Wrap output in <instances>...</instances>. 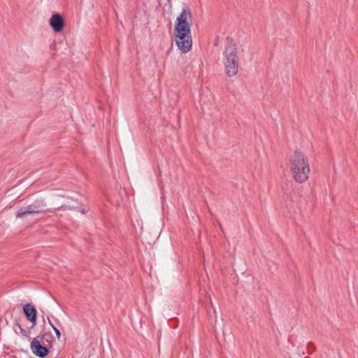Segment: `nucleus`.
<instances>
[{
	"label": "nucleus",
	"instance_id": "f03ea898",
	"mask_svg": "<svg viewBox=\"0 0 358 358\" xmlns=\"http://www.w3.org/2000/svg\"><path fill=\"white\" fill-rule=\"evenodd\" d=\"M288 167L295 182L303 183L308 180L310 173L308 159L301 150H295L291 155Z\"/></svg>",
	"mask_w": 358,
	"mask_h": 358
},
{
	"label": "nucleus",
	"instance_id": "9d476101",
	"mask_svg": "<svg viewBox=\"0 0 358 358\" xmlns=\"http://www.w3.org/2000/svg\"><path fill=\"white\" fill-rule=\"evenodd\" d=\"M49 323L53 328V329L57 335V338H59L61 336V333H60L59 330L57 328H56L55 326H53V324H52V322L50 320H49Z\"/></svg>",
	"mask_w": 358,
	"mask_h": 358
},
{
	"label": "nucleus",
	"instance_id": "39448f33",
	"mask_svg": "<svg viewBox=\"0 0 358 358\" xmlns=\"http://www.w3.org/2000/svg\"><path fill=\"white\" fill-rule=\"evenodd\" d=\"M30 348L32 352L39 357H44L49 354L48 347L43 345L37 338L33 339L30 344Z\"/></svg>",
	"mask_w": 358,
	"mask_h": 358
},
{
	"label": "nucleus",
	"instance_id": "423d86ee",
	"mask_svg": "<svg viewBox=\"0 0 358 358\" xmlns=\"http://www.w3.org/2000/svg\"><path fill=\"white\" fill-rule=\"evenodd\" d=\"M50 24L55 32H60L64 27V20L58 13H55L50 19Z\"/></svg>",
	"mask_w": 358,
	"mask_h": 358
},
{
	"label": "nucleus",
	"instance_id": "20e7f679",
	"mask_svg": "<svg viewBox=\"0 0 358 358\" xmlns=\"http://www.w3.org/2000/svg\"><path fill=\"white\" fill-rule=\"evenodd\" d=\"M46 204L43 199L35 200L31 204L27 207L20 208L16 213L17 217H22L27 214H38L48 212H52L50 209H45Z\"/></svg>",
	"mask_w": 358,
	"mask_h": 358
},
{
	"label": "nucleus",
	"instance_id": "1a4fd4ad",
	"mask_svg": "<svg viewBox=\"0 0 358 358\" xmlns=\"http://www.w3.org/2000/svg\"><path fill=\"white\" fill-rule=\"evenodd\" d=\"M17 327H18V328H19V329H20V334L22 336L26 337V338H29V334H30V332H29V331H28L27 330H26V329H23V328L21 327V325H20V324H17Z\"/></svg>",
	"mask_w": 358,
	"mask_h": 358
},
{
	"label": "nucleus",
	"instance_id": "7ed1b4c3",
	"mask_svg": "<svg viewBox=\"0 0 358 358\" xmlns=\"http://www.w3.org/2000/svg\"><path fill=\"white\" fill-rule=\"evenodd\" d=\"M223 64L226 74L229 77H233L238 73L239 66V57L237 55L236 43L230 40L227 43L223 52Z\"/></svg>",
	"mask_w": 358,
	"mask_h": 358
},
{
	"label": "nucleus",
	"instance_id": "0eeeda50",
	"mask_svg": "<svg viewBox=\"0 0 358 358\" xmlns=\"http://www.w3.org/2000/svg\"><path fill=\"white\" fill-rule=\"evenodd\" d=\"M23 310L27 319L32 323L35 324L36 322L37 311L34 306L31 303H27L24 306Z\"/></svg>",
	"mask_w": 358,
	"mask_h": 358
},
{
	"label": "nucleus",
	"instance_id": "6e6552de",
	"mask_svg": "<svg viewBox=\"0 0 358 358\" xmlns=\"http://www.w3.org/2000/svg\"><path fill=\"white\" fill-rule=\"evenodd\" d=\"M54 341V338L50 333H45L43 335L41 338V343L47 345L48 347L50 345L51 343Z\"/></svg>",
	"mask_w": 358,
	"mask_h": 358
},
{
	"label": "nucleus",
	"instance_id": "f257e3e1",
	"mask_svg": "<svg viewBox=\"0 0 358 358\" xmlns=\"http://www.w3.org/2000/svg\"><path fill=\"white\" fill-rule=\"evenodd\" d=\"M192 24V11L187 7L183 8L182 13L176 18L174 29L176 43L183 53H187L192 49V40L190 30Z\"/></svg>",
	"mask_w": 358,
	"mask_h": 358
}]
</instances>
